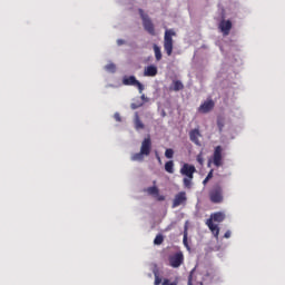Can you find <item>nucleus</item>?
<instances>
[{"label":"nucleus","mask_w":285,"mask_h":285,"mask_svg":"<svg viewBox=\"0 0 285 285\" xmlns=\"http://www.w3.org/2000/svg\"><path fill=\"white\" fill-rule=\"evenodd\" d=\"M150 153H153V139L147 136L141 141L140 151L131 155V161H144L146 157H150Z\"/></svg>","instance_id":"1"},{"label":"nucleus","mask_w":285,"mask_h":285,"mask_svg":"<svg viewBox=\"0 0 285 285\" xmlns=\"http://www.w3.org/2000/svg\"><path fill=\"white\" fill-rule=\"evenodd\" d=\"M226 219V214L224 212H217L210 215L209 219L206 220V226H208L209 230L213 233L216 239H219V225L222 222ZM216 222L217 224H215Z\"/></svg>","instance_id":"2"},{"label":"nucleus","mask_w":285,"mask_h":285,"mask_svg":"<svg viewBox=\"0 0 285 285\" xmlns=\"http://www.w3.org/2000/svg\"><path fill=\"white\" fill-rule=\"evenodd\" d=\"M195 173H197V169L190 164H184L180 168V175L184 176L183 184L185 188H191Z\"/></svg>","instance_id":"3"},{"label":"nucleus","mask_w":285,"mask_h":285,"mask_svg":"<svg viewBox=\"0 0 285 285\" xmlns=\"http://www.w3.org/2000/svg\"><path fill=\"white\" fill-rule=\"evenodd\" d=\"M176 32L173 29H166L164 36V49L168 57L173 55V38L176 37Z\"/></svg>","instance_id":"4"},{"label":"nucleus","mask_w":285,"mask_h":285,"mask_svg":"<svg viewBox=\"0 0 285 285\" xmlns=\"http://www.w3.org/2000/svg\"><path fill=\"white\" fill-rule=\"evenodd\" d=\"M209 198L213 204H222V202H224V191L222 190V187H215L212 189Z\"/></svg>","instance_id":"5"},{"label":"nucleus","mask_w":285,"mask_h":285,"mask_svg":"<svg viewBox=\"0 0 285 285\" xmlns=\"http://www.w3.org/2000/svg\"><path fill=\"white\" fill-rule=\"evenodd\" d=\"M122 83H124V86H136V88H138L140 95H141V92H144V85H141V82H139V80H137V78L135 76L124 77Z\"/></svg>","instance_id":"6"},{"label":"nucleus","mask_w":285,"mask_h":285,"mask_svg":"<svg viewBox=\"0 0 285 285\" xmlns=\"http://www.w3.org/2000/svg\"><path fill=\"white\" fill-rule=\"evenodd\" d=\"M184 264V254L181 252H178L169 257V265L173 268H179Z\"/></svg>","instance_id":"7"},{"label":"nucleus","mask_w":285,"mask_h":285,"mask_svg":"<svg viewBox=\"0 0 285 285\" xmlns=\"http://www.w3.org/2000/svg\"><path fill=\"white\" fill-rule=\"evenodd\" d=\"M140 17L142 19V26L149 35H155V27L153 26V21H150V18H148L145 13L144 10H139Z\"/></svg>","instance_id":"8"},{"label":"nucleus","mask_w":285,"mask_h":285,"mask_svg":"<svg viewBox=\"0 0 285 285\" xmlns=\"http://www.w3.org/2000/svg\"><path fill=\"white\" fill-rule=\"evenodd\" d=\"M222 146H217L214 150V155H213V164L214 166H216L217 168H219V166L224 165V158L222 157Z\"/></svg>","instance_id":"9"},{"label":"nucleus","mask_w":285,"mask_h":285,"mask_svg":"<svg viewBox=\"0 0 285 285\" xmlns=\"http://www.w3.org/2000/svg\"><path fill=\"white\" fill-rule=\"evenodd\" d=\"M214 108L215 101H213V99H207L198 107V112L206 115L207 112H210V110H213Z\"/></svg>","instance_id":"10"},{"label":"nucleus","mask_w":285,"mask_h":285,"mask_svg":"<svg viewBox=\"0 0 285 285\" xmlns=\"http://www.w3.org/2000/svg\"><path fill=\"white\" fill-rule=\"evenodd\" d=\"M218 28L220 32L226 37L230 35V29L233 28V22L230 20H223L219 22Z\"/></svg>","instance_id":"11"},{"label":"nucleus","mask_w":285,"mask_h":285,"mask_svg":"<svg viewBox=\"0 0 285 285\" xmlns=\"http://www.w3.org/2000/svg\"><path fill=\"white\" fill-rule=\"evenodd\" d=\"M186 199H187L186 191L178 193L174 198L173 208H177L181 206V204H186Z\"/></svg>","instance_id":"12"},{"label":"nucleus","mask_w":285,"mask_h":285,"mask_svg":"<svg viewBox=\"0 0 285 285\" xmlns=\"http://www.w3.org/2000/svg\"><path fill=\"white\" fill-rule=\"evenodd\" d=\"M146 193H148V195H151V197H155V199H157L158 202H164V199H166V197L159 195V188H157L156 186L148 187L146 189Z\"/></svg>","instance_id":"13"},{"label":"nucleus","mask_w":285,"mask_h":285,"mask_svg":"<svg viewBox=\"0 0 285 285\" xmlns=\"http://www.w3.org/2000/svg\"><path fill=\"white\" fill-rule=\"evenodd\" d=\"M144 77H157V66L150 65L145 67Z\"/></svg>","instance_id":"14"},{"label":"nucleus","mask_w":285,"mask_h":285,"mask_svg":"<svg viewBox=\"0 0 285 285\" xmlns=\"http://www.w3.org/2000/svg\"><path fill=\"white\" fill-rule=\"evenodd\" d=\"M189 137H190V141L196 144V146H202V144L199 142V137H202V135L199 134V129L191 130L189 132Z\"/></svg>","instance_id":"15"},{"label":"nucleus","mask_w":285,"mask_h":285,"mask_svg":"<svg viewBox=\"0 0 285 285\" xmlns=\"http://www.w3.org/2000/svg\"><path fill=\"white\" fill-rule=\"evenodd\" d=\"M165 170L169 173V175H173V173H175V163L173 160L167 161L165 164Z\"/></svg>","instance_id":"16"},{"label":"nucleus","mask_w":285,"mask_h":285,"mask_svg":"<svg viewBox=\"0 0 285 285\" xmlns=\"http://www.w3.org/2000/svg\"><path fill=\"white\" fill-rule=\"evenodd\" d=\"M135 128L136 130H144V122L139 119V114H135Z\"/></svg>","instance_id":"17"},{"label":"nucleus","mask_w":285,"mask_h":285,"mask_svg":"<svg viewBox=\"0 0 285 285\" xmlns=\"http://www.w3.org/2000/svg\"><path fill=\"white\" fill-rule=\"evenodd\" d=\"M154 52L157 61H161V48L159 46L154 45Z\"/></svg>","instance_id":"18"},{"label":"nucleus","mask_w":285,"mask_h":285,"mask_svg":"<svg viewBox=\"0 0 285 285\" xmlns=\"http://www.w3.org/2000/svg\"><path fill=\"white\" fill-rule=\"evenodd\" d=\"M105 70L107 72H116L117 71V66H115V63L110 62L107 66H105Z\"/></svg>","instance_id":"19"},{"label":"nucleus","mask_w":285,"mask_h":285,"mask_svg":"<svg viewBox=\"0 0 285 285\" xmlns=\"http://www.w3.org/2000/svg\"><path fill=\"white\" fill-rule=\"evenodd\" d=\"M174 90L176 91L184 90V83H181V81L179 80L174 81Z\"/></svg>","instance_id":"20"},{"label":"nucleus","mask_w":285,"mask_h":285,"mask_svg":"<svg viewBox=\"0 0 285 285\" xmlns=\"http://www.w3.org/2000/svg\"><path fill=\"white\" fill-rule=\"evenodd\" d=\"M165 157H166L167 159H173V157H175V150H173V149H170V148L166 149V151H165Z\"/></svg>","instance_id":"21"},{"label":"nucleus","mask_w":285,"mask_h":285,"mask_svg":"<svg viewBox=\"0 0 285 285\" xmlns=\"http://www.w3.org/2000/svg\"><path fill=\"white\" fill-rule=\"evenodd\" d=\"M183 244L187 248V250H190V246H188V232L184 233Z\"/></svg>","instance_id":"22"},{"label":"nucleus","mask_w":285,"mask_h":285,"mask_svg":"<svg viewBox=\"0 0 285 285\" xmlns=\"http://www.w3.org/2000/svg\"><path fill=\"white\" fill-rule=\"evenodd\" d=\"M164 243V236L163 235H157L156 238L154 239V244L159 246V244Z\"/></svg>","instance_id":"23"},{"label":"nucleus","mask_w":285,"mask_h":285,"mask_svg":"<svg viewBox=\"0 0 285 285\" xmlns=\"http://www.w3.org/2000/svg\"><path fill=\"white\" fill-rule=\"evenodd\" d=\"M210 179H213V169L208 173L206 178L203 180L204 186H206V184H208V181H210Z\"/></svg>","instance_id":"24"},{"label":"nucleus","mask_w":285,"mask_h":285,"mask_svg":"<svg viewBox=\"0 0 285 285\" xmlns=\"http://www.w3.org/2000/svg\"><path fill=\"white\" fill-rule=\"evenodd\" d=\"M155 275V285H160L161 284V277H159V274L157 272H154Z\"/></svg>","instance_id":"25"},{"label":"nucleus","mask_w":285,"mask_h":285,"mask_svg":"<svg viewBox=\"0 0 285 285\" xmlns=\"http://www.w3.org/2000/svg\"><path fill=\"white\" fill-rule=\"evenodd\" d=\"M144 106V102H132L131 104V109L137 110V108H141Z\"/></svg>","instance_id":"26"},{"label":"nucleus","mask_w":285,"mask_h":285,"mask_svg":"<svg viewBox=\"0 0 285 285\" xmlns=\"http://www.w3.org/2000/svg\"><path fill=\"white\" fill-rule=\"evenodd\" d=\"M163 285H177V282H170V279L165 278V279L163 281Z\"/></svg>","instance_id":"27"},{"label":"nucleus","mask_w":285,"mask_h":285,"mask_svg":"<svg viewBox=\"0 0 285 285\" xmlns=\"http://www.w3.org/2000/svg\"><path fill=\"white\" fill-rule=\"evenodd\" d=\"M196 159L200 166H204V156L202 154H199Z\"/></svg>","instance_id":"28"},{"label":"nucleus","mask_w":285,"mask_h":285,"mask_svg":"<svg viewBox=\"0 0 285 285\" xmlns=\"http://www.w3.org/2000/svg\"><path fill=\"white\" fill-rule=\"evenodd\" d=\"M114 117L116 121H121V116L119 115V112H116Z\"/></svg>","instance_id":"29"},{"label":"nucleus","mask_w":285,"mask_h":285,"mask_svg":"<svg viewBox=\"0 0 285 285\" xmlns=\"http://www.w3.org/2000/svg\"><path fill=\"white\" fill-rule=\"evenodd\" d=\"M230 230H227L226 233H225V235H224V237H225V239H229V237H230Z\"/></svg>","instance_id":"30"},{"label":"nucleus","mask_w":285,"mask_h":285,"mask_svg":"<svg viewBox=\"0 0 285 285\" xmlns=\"http://www.w3.org/2000/svg\"><path fill=\"white\" fill-rule=\"evenodd\" d=\"M124 43H126V41H124V40H121V39H118V40H117V45H118V46H124Z\"/></svg>","instance_id":"31"},{"label":"nucleus","mask_w":285,"mask_h":285,"mask_svg":"<svg viewBox=\"0 0 285 285\" xmlns=\"http://www.w3.org/2000/svg\"><path fill=\"white\" fill-rule=\"evenodd\" d=\"M187 285H193V278H191V277H189ZM198 285H204V284H203V283H199Z\"/></svg>","instance_id":"32"},{"label":"nucleus","mask_w":285,"mask_h":285,"mask_svg":"<svg viewBox=\"0 0 285 285\" xmlns=\"http://www.w3.org/2000/svg\"><path fill=\"white\" fill-rule=\"evenodd\" d=\"M140 99L142 100V101H148V98L146 97V95H141V97H140Z\"/></svg>","instance_id":"33"},{"label":"nucleus","mask_w":285,"mask_h":285,"mask_svg":"<svg viewBox=\"0 0 285 285\" xmlns=\"http://www.w3.org/2000/svg\"><path fill=\"white\" fill-rule=\"evenodd\" d=\"M218 127H219V130H222V128H224V124H222V120H218Z\"/></svg>","instance_id":"34"},{"label":"nucleus","mask_w":285,"mask_h":285,"mask_svg":"<svg viewBox=\"0 0 285 285\" xmlns=\"http://www.w3.org/2000/svg\"><path fill=\"white\" fill-rule=\"evenodd\" d=\"M156 159L158 160L159 164H161V157H159V154L156 153Z\"/></svg>","instance_id":"35"},{"label":"nucleus","mask_w":285,"mask_h":285,"mask_svg":"<svg viewBox=\"0 0 285 285\" xmlns=\"http://www.w3.org/2000/svg\"><path fill=\"white\" fill-rule=\"evenodd\" d=\"M212 164H213V159H209L207 164L208 168H210Z\"/></svg>","instance_id":"36"}]
</instances>
